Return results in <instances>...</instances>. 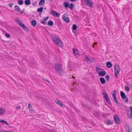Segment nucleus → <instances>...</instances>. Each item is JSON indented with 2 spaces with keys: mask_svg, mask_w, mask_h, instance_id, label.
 <instances>
[{
  "mask_svg": "<svg viewBox=\"0 0 132 132\" xmlns=\"http://www.w3.org/2000/svg\"><path fill=\"white\" fill-rule=\"evenodd\" d=\"M45 3V1L44 0H40L39 3V6L42 5L43 4Z\"/></svg>",
  "mask_w": 132,
  "mask_h": 132,
  "instance_id": "28",
  "label": "nucleus"
},
{
  "mask_svg": "<svg viewBox=\"0 0 132 132\" xmlns=\"http://www.w3.org/2000/svg\"><path fill=\"white\" fill-rule=\"evenodd\" d=\"M21 13H22V12H20V13L21 14Z\"/></svg>",
  "mask_w": 132,
  "mask_h": 132,
  "instance_id": "51",
  "label": "nucleus"
},
{
  "mask_svg": "<svg viewBox=\"0 0 132 132\" xmlns=\"http://www.w3.org/2000/svg\"><path fill=\"white\" fill-rule=\"evenodd\" d=\"M85 60L87 62L89 63H92V60L89 58L88 56L85 55Z\"/></svg>",
  "mask_w": 132,
  "mask_h": 132,
  "instance_id": "19",
  "label": "nucleus"
},
{
  "mask_svg": "<svg viewBox=\"0 0 132 132\" xmlns=\"http://www.w3.org/2000/svg\"><path fill=\"white\" fill-rule=\"evenodd\" d=\"M53 22L51 20H50L48 21L47 24L48 26H52L53 25Z\"/></svg>",
  "mask_w": 132,
  "mask_h": 132,
  "instance_id": "25",
  "label": "nucleus"
},
{
  "mask_svg": "<svg viewBox=\"0 0 132 132\" xmlns=\"http://www.w3.org/2000/svg\"><path fill=\"white\" fill-rule=\"evenodd\" d=\"M106 65L107 67L109 68L111 67L112 65V64L110 61L107 62L106 63Z\"/></svg>",
  "mask_w": 132,
  "mask_h": 132,
  "instance_id": "20",
  "label": "nucleus"
},
{
  "mask_svg": "<svg viewBox=\"0 0 132 132\" xmlns=\"http://www.w3.org/2000/svg\"><path fill=\"white\" fill-rule=\"evenodd\" d=\"M88 1V0H85L84 1V2L85 3H86V1Z\"/></svg>",
  "mask_w": 132,
  "mask_h": 132,
  "instance_id": "46",
  "label": "nucleus"
},
{
  "mask_svg": "<svg viewBox=\"0 0 132 132\" xmlns=\"http://www.w3.org/2000/svg\"><path fill=\"white\" fill-rule=\"evenodd\" d=\"M72 77L73 78H75V77H74L73 76H72Z\"/></svg>",
  "mask_w": 132,
  "mask_h": 132,
  "instance_id": "47",
  "label": "nucleus"
},
{
  "mask_svg": "<svg viewBox=\"0 0 132 132\" xmlns=\"http://www.w3.org/2000/svg\"><path fill=\"white\" fill-rule=\"evenodd\" d=\"M45 80H46V81H47V82H49V81H48V80L46 78H45V79H44Z\"/></svg>",
  "mask_w": 132,
  "mask_h": 132,
  "instance_id": "44",
  "label": "nucleus"
},
{
  "mask_svg": "<svg viewBox=\"0 0 132 132\" xmlns=\"http://www.w3.org/2000/svg\"><path fill=\"white\" fill-rule=\"evenodd\" d=\"M94 115L96 117H98L100 115V113L99 112L95 110H94L93 112Z\"/></svg>",
  "mask_w": 132,
  "mask_h": 132,
  "instance_id": "22",
  "label": "nucleus"
},
{
  "mask_svg": "<svg viewBox=\"0 0 132 132\" xmlns=\"http://www.w3.org/2000/svg\"><path fill=\"white\" fill-rule=\"evenodd\" d=\"M55 102L56 104L62 107H63L64 106V105L63 104L57 100H55Z\"/></svg>",
  "mask_w": 132,
  "mask_h": 132,
  "instance_id": "17",
  "label": "nucleus"
},
{
  "mask_svg": "<svg viewBox=\"0 0 132 132\" xmlns=\"http://www.w3.org/2000/svg\"><path fill=\"white\" fill-rule=\"evenodd\" d=\"M52 0H50V1H52Z\"/></svg>",
  "mask_w": 132,
  "mask_h": 132,
  "instance_id": "50",
  "label": "nucleus"
},
{
  "mask_svg": "<svg viewBox=\"0 0 132 132\" xmlns=\"http://www.w3.org/2000/svg\"><path fill=\"white\" fill-rule=\"evenodd\" d=\"M18 3L19 5H22L23 4V2L22 0H19L18 1Z\"/></svg>",
  "mask_w": 132,
  "mask_h": 132,
  "instance_id": "34",
  "label": "nucleus"
},
{
  "mask_svg": "<svg viewBox=\"0 0 132 132\" xmlns=\"http://www.w3.org/2000/svg\"><path fill=\"white\" fill-rule=\"evenodd\" d=\"M16 22L18 24L23 28V29L26 31H28L29 29L23 23V22H21L19 19H17L16 20Z\"/></svg>",
  "mask_w": 132,
  "mask_h": 132,
  "instance_id": "3",
  "label": "nucleus"
},
{
  "mask_svg": "<svg viewBox=\"0 0 132 132\" xmlns=\"http://www.w3.org/2000/svg\"><path fill=\"white\" fill-rule=\"evenodd\" d=\"M86 5L90 7H92V6L93 3L91 0H88L86 1Z\"/></svg>",
  "mask_w": 132,
  "mask_h": 132,
  "instance_id": "11",
  "label": "nucleus"
},
{
  "mask_svg": "<svg viewBox=\"0 0 132 132\" xmlns=\"http://www.w3.org/2000/svg\"><path fill=\"white\" fill-rule=\"evenodd\" d=\"M70 0L71 1H72V2H73V1L76 2V1H77L78 0Z\"/></svg>",
  "mask_w": 132,
  "mask_h": 132,
  "instance_id": "42",
  "label": "nucleus"
},
{
  "mask_svg": "<svg viewBox=\"0 0 132 132\" xmlns=\"http://www.w3.org/2000/svg\"><path fill=\"white\" fill-rule=\"evenodd\" d=\"M128 111H129V109H128Z\"/></svg>",
  "mask_w": 132,
  "mask_h": 132,
  "instance_id": "49",
  "label": "nucleus"
},
{
  "mask_svg": "<svg viewBox=\"0 0 132 132\" xmlns=\"http://www.w3.org/2000/svg\"><path fill=\"white\" fill-rule=\"evenodd\" d=\"M51 13L52 15H53L55 17H59L60 16V15L57 12L53 10H52L51 11Z\"/></svg>",
  "mask_w": 132,
  "mask_h": 132,
  "instance_id": "10",
  "label": "nucleus"
},
{
  "mask_svg": "<svg viewBox=\"0 0 132 132\" xmlns=\"http://www.w3.org/2000/svg\"><path fill=\"white\" fill-rule=\"evenodd\" d=\"M5 112V110L2 108H0V115H1L2 114L4 113Z\"/></svg>",
  "mask_w": 132,
  "mask_h": 132,
  "instance_id": "32",
  "label": "nucleus"
},
{
  "mask_svg": "<svg viewBox=\"0 0 132 132\" xmlns=\"http://www.w3.org/2000/svg\"><path fill=\"white\" fill-rule=\"evenodd\" d=\"M97 43H94V44H93L92 45V47H95V45H96Z\"/></svg>",
  "mask_w": 132,
  "mask_h": 132,
  "instance_id": "41",
  "label": "nucleus"
},
{
  "mask_svg": "<svg viewBox=\"0 0 132 132\" xmlns=\"http://www.w3.org/2000/svg\"><path fill=\"white\" fill-rule=\"evenodd\" d=\"M36 20H34L31 21V24L33 27H35L36 25Z\"/></svg>",
  "mask_w": 132,
  "mask_h": 132,
  "instance_id": "26",
  "label": "nucleus"
},
{
  "mask_svg": "<svg viewBox=\"0 0 132 132\" xmlns=\"http://www.w3.org/2000/svg\"><path fill=\"white\" fill-rule=\"evenodd\" d=\"M62 19L64 21L67 23H68L70 21L69 18L65 16H63L62 18Z\"/></svg>",
  "mask_w": 132,
  "mask_h": 132,
  "instance_id": "15",
  "label": "nucleus"
},
{
  "mask_svg": "<svg viewBox=\"0 0 132 132\" xmlns=\"http://www.w3.org/2000/svg\"><path fill=\"white\" fill-rule=\"evenodd\" d=\"M130 113L129 114L128 113V112L127 113V114L128 118L130 119H132V107L131 106H130Z\"/></svg>",
  "mask_w": 132,
  "mask_h": 132,
  "instance_id": "12",
  "label": "nucleus"
},
{
  "mask_svg": "<svg viewBox=\"0 0 132 132\" xmlns=\"http://www.w3.org/2000/svg\"><path fill=\"white\" fill-rule=\"evenodd\" d=\"M43 7H41L37 9V11L41 13L43 12Z\"/></svg>",
  "mask_w": 132,
  "mask_h": 132,
  "instance_id": "31",
  "label": "nucleus"
},
{
  "mask_svg": "<svg viewBox=\"0 0 132 132\" xmlns=\"http://www.w3.org/2000/svg\"><path fill=\"white\" fill-rule=\"evenodd\" d=\"M63 5L65 8H67L69 7V4L68 2H64L63 3Z\"/></svg>",
  "mask_w": 132,
  "mask_h": 132,
  "instance_id": "23",
  "label": "nucleus"
},
{
  "mask_svg": "<svg viewBox=\"0 0 132 132\" xmlns=\"http://www.w3.org/2000/svg\"><path fill=\"white\" fill-rule=\"evenodd\" d=\"M8 127L9 128H12V127L11 126H8Z\"/></svg>",
  "mask_w": 132,
  "mask_h": 132,
  "instance_id": "45",
  "label": "nucleus"
},
{
  "mask_svg": "<svg viewBox=\"0 0 132 132\" xmlns=\"http://www.w3.org/2000/svg\"><path fill=\"white\" fill-rule=\"evenodd\" d=\"M15 11H20V9L19 6L17 5H15Z\"/></svg>",
  "mask_w": 132,
  "mask_h": 132,
  "instance_id": "30",
  "label": "nucleus"
},
{
  "mask_svg": "<svg viewBox=\"0 0 132 132\" xmlns=\"http://www.w3.org/2000/svg\"><path fill=\"white\" fill-rule=\"evenodd\" d=\"M41 13H39V15H41Z\"/></svg>",
  "mask_w": 132,
  "mask_h": 132,
  "instance_id": "48",
  "label": "nucleus"
},
{
  "mask_svg": "<svg viewBox=\"0 0 132 132\" xmlns=\"http://www.w3.org/2000/svg\"><path fill=\"white\" fill-rule=\"evenodd\" d=\"M28 107L30 110H32V108L31 105L30 104H28Z\"/></svg>",
  "mask_w": 132,
  "mask_h": 132,
  "instance_id": "38",
  "label": "nucleus"
},
{
  "mask_svg": "<svg viewBox=\"0 0 132 132\" xmlns=\"http://www.w3.org/2000/svg\"><path fill=\"white\" fill-rule=\"evenodd\" d=\"M125 128L128 132H132V128L129 127V125H126Z\"/></svg>",
  "mask_w": 132,
  "mask_h": 132,
  "instance_id": "14",
  "label": "nucleus"
},
{
  "mask_svg": "<svg viewBox=\"0 0 132 132\" xmlns=\"http://www.w3.org/2000/svg\"><path fill=\"white\" fill-rule=\"evenodd\" d=\"M0 122L3 123H5L6 125H9V124L7 122L3 119H0Z\"/></svg>",
  "mask_w": 132,
  "mask_h": 132,
  "instance_id": "27",
  "label": "nucleus"
},
{
  "mask_svg": "<svg viewBox=\"0 0 132 132\" xmlns=\"http://www.w3.org/2000/svg\"><path fill=\"white\" fill-rule=\"evenodd\" d=\"M31 3L30 0H25L24 1V3L25 5L27 6L29 5Z\"/></svg>",
  "mask_w": 132,
  "mask_h": 132,
  "instance_id": "21",
  "label": "nucleus"
},
{
  "mask_svg": "<svg viewBox=\"0 0 132 132\" xmlns=\"http://www.w3.org/2000/svg\"><path fill=\"white\" fill-rule=\"evenodd\" d=\"M105 122L108 125H112L113 123V122H112L111 120L109 119L105 121Z\"/></svg>",
  "mask_w": 132,
  "mask_h": 132,
  "instance_id": "16",
  "label": "nucleus"
},
{
  "mask_svg": "<svg viewBox=\"0 0 132 132\" xmlns=\"http://www.w3.org/2000/svg\"><path fill=\"white\" fill-rule=\"evenodd\" d=\"M95 69L96 70V71L97 72L99 73V75L102 77H103L106 74L105 71H101L99 73L98 70H101L102 69L101 68L98 67H95Z\"/></svg>",
  "mask_w": 132,
  "mask_h": 132,
  "instance_id": "4",
  "label": "nucleus"
},
{
  "mask_svg": "<svg viewBox=\"0 0 132 132\" xmlns=\"http://www.w3.org/2000/svg\"><path fill=\"white\" fill-rule=\"evenodd\" d=\"M120 95L122 99H124L126 98L125 101L126 103L128 102V97H126V95L125 93L122 91H121L120 92Z\"/></svg>",
  "mask_w": 132,
  "mask_h": 132,
  "instance_id": "7",
  "label": "nucleus"
},
{
  "mask_svg": "<svg viewBox=\"0 0 132 132\" xmlns=\"http://www.w3.org/2000/svg\"><path fill=\"white\" fill-rule=\"evenodd\" d=\"M52 37L53 40L58 46L61 47L63 46L62 43L59 37L56 36H53Z\"/></svg>",
  "mask_w": 132,
  "mask_h": 132,
  "instance_id": "1",
  "label": "nucleus"
},
{
  "mask_svg": "<svg viewBox=\"0 0 132 132\" xmlns=\"http://www.w3.org/2000/svg\"><path fill=\"white\" fill-rule=\"evenodd\" d=\"M13 5V3H10L9 4V6L11 8Z\"/></svg>",
  "mask_w": 132,
  "mask_h": 132,
  "instance_id": "39",
  "label": "nucleus"
},
{
  "mask_svg": "<svg viewBox=\"0 0 132 132\" xmlns=\"http://www.w3.org/2000/svg\"><path fill=\"white\" fill-rule=\"evenodd\" d=\"M103 95L104 96L103 98L105 99L106 102L109 104H111V103L109 98V97L108 96L106 92L103 93Z\"/></svg>",
  "mask_w": 132,
  "mask_h": 132,
  "instance_id": "6",
  "label": "nucleus"
},
{
  "mask_svg": "<svg viewBox=\"0 0 132 132\" xmlns=\"http://www.w3.org/2000/svg\"><path fill=\"white\" fill-rule=\"evenodd\" d=\"M116 91H117L116 90H113L112 92H113L114 93L112 94V95L114 100L115 102L116 103V104H118L119 103V102L118 101L116 96Z\"/></svg>",
  "mask_w": 132,
  "mask_h": 132,
  "instance_id": "8",
  "label": "nucleus"
},
{
  "mask_svg": "<svg viewBox=\"0 0 132 132\" xmlns=\"http://www.w3.org/2000/svg\"><path fill=\"white\" fill-rule=\"evenodd\" d=\"M5 36L7 38H10L11 36L10 35L7 33H6L5 34Z\"/></svg>",
  "mask_w": 132,
  "mask_h": 132,
  "instance_id": "37",
  "label": "nucleus"
},
{
  "mask_svg": "<svg viewBox=\"0 0 132 132\" xmlns=\"http://www.w3.org/2000/svg\"><path fill=\"white\" fill-rule=\"evenodd\" d=\"M110 77L108 75H107L105 76V79L107 81H109L110 80Z\"/></svg>",
  "mask_w": 132,
  "mask_h": 132,
  "instance_id": "35",
  "label": "nucleus"
},
{
  "mask_svg": "<svg viewBox=\"0 0 132 132\" xmlns=\"http://www.w3.org/2000/svg\"><path fill=\"white\" fill-rule=\"evenodd\" d=\"M100 80L101 83L102 84H104L105 82V80L103 77H101L100 78Z\"/></svg>",
  "mask_w": 132,
  "mask_h": 132,
  "instance_id": "24",
  "label": "nucleus"
},
{
  "mask_svg": "<svg viewBox=\"0 0 132 132\" xmlns=\"http://www.w3.org/2000/svg\"><path fill=\"white\" fill-rule=\"evenodd\" d=\"M71 9L73 10L75 8L74 5L72 3H71L69 5V7Z\"/></svg>",
  "mask_w": 132,
  "mask_h": 132,
  "instance_id": "29",
  "label": "nucleus"
},
{
  "mask_svg": "<svg viewBox=\"0 0 132 132\" xmlns=\"http://www.w3.org/2000/svg\"><path fill=\"white\" fill-rule=\"evenodd\" d=\"M21 108V107L20 106H18L16 107V109H19Z\"/></svg>",
  "mask_w": 132,
  "mask_h": 132,
  "instance_id": "40",
  "label": "nucleus"
},
{
  "mask_svg": "<svg viewBox=\"0 0 132 132\" xmlns=\"http://www.w3.org/2000/svg\"><path fill=\"white\" fill-rule=\"evenodd\" d=\"M77 27V26L76 24H73L72 27V30H76V29Z\"/></svg>",
  "mask_w": 132,
  "mask_h": 132,
  "instance_id": "33",
  "label": "nucleus"
},
{
  "mask_svg": "<svg viewBox=\"0 0 132 132\" xmlns=\"http://www.w3.org/2000/svg\"><path fill=\"white\" fill-rule=\"evenodd\" d=\"M114 73L116 78H118V74L119 73L120 68L118 65H116L114 67Z\"/></svg>",
  "mask_w": 132,
  "mask_h": 132,
  "instance_id": "5",
  "label": "nucleus"
},
{
  "mask_svg": "<svg viewBox=\"0 0 132 132\" xmlns=\"http://www.w3.org/2000/svg\"><path fill=\"white\" fill-rule=\"evenodd\" d=\"M55 71L57 74L61 75L63 71V69L61 64H55Z\"/></svg>",
  "mask_w": 132,
  "mask_h": 132,
  "instance_id": "2",
  "label": "nucleus"
},
{
  "mask_svg": "<svg viewBox=\"0 0 132 132\" xmlns=\"http://www.w3.org/2000/svg\"><path fill=\"white\" fill-rule=\"evenodd\" d=\"M114 119L117 123L119 124L120 123L119 117L117 115L114 116Z\"/></svg>",
  "mask_w": 132,
  "mask_h": 132,
  "instance_id": "9",
  "label": "nucleus"
},
{
  "mask_svg": "<svg viewBox=\"0 0 132 132\" xmlns=\"http://www.w3.org/2000/svg\"><path fill=\"white\" fill-rule=\"evenodd\" d=\"M73 54L77 56L79 55L78 52V50L76 49V48L73 49Z\"/></svg>",
  "mask_w": 132,
  "mask_h": 132,
  "instance_id": "18",
  "label": "nucleus"
},
{
  "mask_svg": "<svg viewBox=\"0 0 132 132\" xmlns=\"http://www.w3.org/2000/svg\"><path fill=\"white\" fill-rule=\"evenodd\" d=\"M3 132H8V131L7 130H3Z\"/></svg>",
  "mask_w": 132,
  "mask_h": 132,
  "instance_id": "43",
  "label": "nucleus"
},
{
  "mask_svg": "<svg viewBox=\"0 0 132 132\" xmlns=\"http://www.w3.org/2000/svg\"><path fill=\"white\" fill-rule=\"evenodd\" d=\"M125 90L127 92H129L130 91V88L128 86H125Z\"/></svg>",
  "mask_w": 132,
  "mask_h": 132,
  "instance_id": "36",
  "label": "nucleus"
},
{
  "mask_svg": "<svg viewBox=\"0 0 132 132\" xmlns=\"http://www.w3.org/2000/svg\"><path fill=\"white\" fill-rule=\"evenodd\" d=\"M49 18V17L48 16L46 18H43V19L44 20V21L45 22H44L42 20H41L40 21V22L42 23V24H43L45 25L46 23V21L48 19V18Z\"/></svg>",
  "mask_w": 132,
  "mask_h": 132,
  "instance_id": "13",
  "label": "nucleus"
}]
</instances>
